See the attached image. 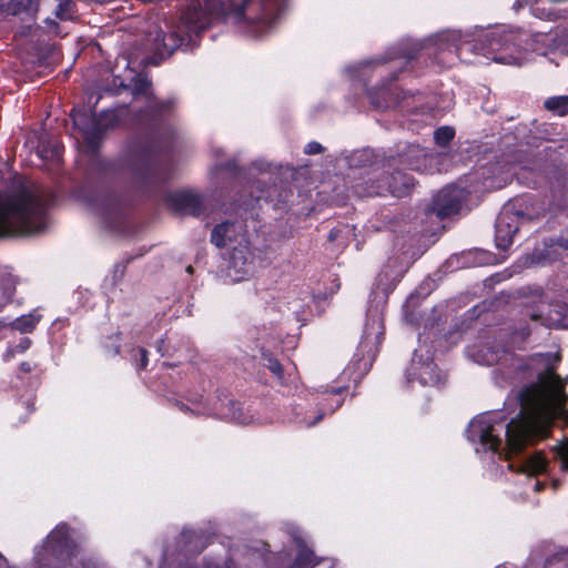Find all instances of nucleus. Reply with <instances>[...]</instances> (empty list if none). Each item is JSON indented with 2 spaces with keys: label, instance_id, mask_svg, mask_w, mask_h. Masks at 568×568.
<instances>
[{
  "label": "nucleus",
  "instance_id": "nucleus-1",
  "mask_svg": "<svg viewBox=\"0 0 568 568\" xmlns=\"http://www.w3.org/2000/svg\"><path fill=\"white\" fill-rule=\"evenodd\" d=\"M561 388L560 376L552 367H547L538 374L537 383L526 385L519 390L520 412L506 426L505 444L486 416H477L469 423L467 438L479 443L485 450L499 453L505 459L521 454L549 436L550 424L544 412L546 392H559Z\"/></svg>",
  "mask_w": 568,
  "mask_h": 568
},
{
  "label": "nucleus",
  "instance_id": "nucleus-2",
  "mask_svg": "<svg viewBox=\"0 0 568 568\" xmlns=\"http://www.w3.org/2000/svg\"><path fill=\"white\" fill-rule=\"evenodd\" d=\"M175 106V99H152L131 112V124L139 135L128 148L134 160L133 173L144 186H160L171 179L170 165L158 161L155 154L174 134Z\"/></svg>",
  "mask_w": 568,
  "mask_h": 568
},
{
  "label": "nucleus",
  "instance_id": "nucleus-3",
  "mask_svg": "<svg viewBox=\"0 0 568 568\" xmlns=\"http://www.w3.org/2000/svg\"><path fill=\"white\" fill-rule=\"evenodd\" d=\"M456 55V45L453 43L440 44L436 48H426L414 53L398 58H381L372 62V71L382 79L381 83L367 89V97L376 109H387L392 103L397 102L390 85L397 81L399 73L407 69L414 60L430 59L432 64L449 67Z\"/></svg>",
  "mask_w": 568,
  "mask_h": 568
},
{
  "label": "nucleus",
  "instance_id": "nucleus-4",
  "mask_svg": "<svg viewBox=\"0 0 568 568\" xmlns=\"http://www.w3.org/2000/svg\"><path fill=\"white\" fill-rule=\"evenodd\" d=\"M422 153L418 145H408L406 151L389 154L383 161V173L377 170L368 174V181L358 183L355 186V194L359 197L386 196L403 197L410 193L414 187V178L398 169L417 170L416 158Z\"/></svg>",
  "mask_w": 568,
  "mask_h": 568
},
{
  "label": "nucleus",
  "instance_id": "nucleus-5",
  "mask_svg": "<svg viewBox=\"0 0 568 568\" xmlns=\"http://www.w3.org/2000/svg\"><path fill=\"white\" fill-rule=\"evenodd\" d=\"M79 552L80 546L71 536V527L67 523H60L36 551L37 568H102L93 558H82L79 565L74 566L72 561Z\"/></svg>",
  "mask_w": 568,
  "mask_h": 568
},
{
  "label": "nucleus",
  "instance_id": "nucleus-6",
  "mask_svg": "<svg viewBox=\"0 0 568 568\" xmlns=\"http://www.w3.org/2000/svg\"><path fill=\"white\" fill-rule=\"evenodd\" d=\"M204 30L205 24L201 19L200 11L184 12L178 23L168 33H163L161 42H156L154 55L164 60L170 58L178 49L182 51L192 50Z\"/></svg>",
  "mask_w": 568,
  "mask_h": 568
},
{
  "label": "nucleus",
  "instance_id": "nucleus-7",
  "mask_svg": "<svg viewBox=\"0 0 568 568\" xmlns=\"http://www.w3.org/2000/svg\"><path fill=\"white\" fill-rule=\"evenodd\" d=\"M546 214L542 203H538L532 196H523L516 200L514 212L501 213L495 223V242L499 250L507 251L514 243V237L519 231V223L540 220Z\"/></svg>",
  "mask_w": 568,
  "mask_h": 568
},
{
  "label": "nucleus",
  "instance_id": "nucleus-8",
  "mask_svg": "<svg viewBox=\"0 0 568 568\" xmlns=\"http://www.w3.org/2000/svg\"><path fill=\"white\" fill-rule=\"evenodd\" d=\"M39 11L40 0H0V29L12 31L14 37H28Z\"/></svg>",
  "mask_w": 568,
  "mask_h": 568
},
{
  "label": "nucleus",
  "instance_id": "nucleus-9",
  "mask_svg": "<svg viewBox=\"0 0 568 568\" xmlns=\"http://www.w3.org/2000/svg\"><path fill=\"white\" fill-rule=\"evenodd\" d=\"M518 170L515 175L519 183L530 189L546 185L548 163L531 152H521L516 156Z\"/></svg>",
  "mask_w": 568,
  "mask_h": 568
},
{
  "label": "nucleus",
  "instance_id": "nucleus-10",
  "mask_svg": "<svg viewBox=\"0 0 568 568\" xmlns=\"http://www.w3.org/2000/svg\"><path fill=\"white\" fill-rule=\"evenodd\" d=\"M466 200L464 189L445 186L433 197L426 213L435 214L439 220L449 219L460 212Z\"/></svg>",
  "mask_w": 568,
  "mask_h": 568
},
{
  "label": "nucleus",
  "instance_id": "nucleus-11",
  "mask_svg": "<svg viewBox=\"0 0 568 568\" xmlns=\"http://www.w3.org/2000/svg\"><path fill=\"white\" fill-rule=\"evenodd\" d=\"M90 204L100 212L108 226L115 229L124 223L125 204L122 197L114 191L104 190L102 193L91 199Z\"/></svg>",
  "mask_w": 568,
  "mask_h": 568
},
{
  "label": "nucleus",
  "instance_id": "nucleus-12",
  "mask_svg": "<svg viewBox=\"0 0 568 568\" xmlns=\"http://www.w3.org/2000/svg\"><path fill=\"white\" fill-rule=\"evenodd\" d=\"M406 376L409 383L418 382L422 386H439L445 382L434 361L429 357L423 361V356L417 352L413 355Z\"/></svg>",
  "mask_w": 568,
  "mask_h": 568
},
{
  "label": "nucleus",
  "instance_id": "nucleus-13",
  "mask_svg": "<svg viewBox=\"0 0 568 568\" xmlns=\"http://www.w3.org/2000/svg\"><path fill=\"white\" fill-rule=\"evenodd\" d=\"M165 203L176 214L199 217L203 214L202 197L191 191L171 192L165 196Z\"/></svg>",
  "mask_w": 568,
  "mask_h": 568
},
{
  "label": "nucleus",
  "instance_id": "nucleus-14",
  "mask_svg": "<svg viewBox=\"0 0 568 568\" xmlns=\"http://www.w3.org/2000/svg\"><path fill=\"white\" fill-rule=\"evenodd\" d=\"M245 227L246 225L239 221L221 222L211 232V243L219 248H224L233 243H248Z\"/></svg>",
  "mask_w": 568,
  "mask_h": 568
},
{
  "label": "nucleus",
  "instance_id": "nucleus-15",
  "mask_svg": "<svg viewBox=\"0 0 568 568\" xmlns=\"http://www.w3.org/2000/svg\"><path fill=\"white\" fill-rule=\"evenodd\" d=\"M71 118L74 125L82 132L83 139L88 146L97 152L101 145V131L97 128V114L92 111L91 114L87 112H75L72 110Z\"/></svg>",
  "mask_w": 568,
  "mask_h": 568
},
{
  "label": "nucleus",
  "instance_id": "nucleus-16",
  "mask_svg": "<svg viewBox=\"0 0 568 568\" xmlns=\"http://www.w3.org/2000/svg\"><path fill=\"white\" fill-rule=\"evenodd\" d=\"M347 389V385L331 386L329 388H326L324 392L325 397H323L318 403L320 408L317 416L312 422H306V426L311 427L317 424L327 413L333 414L344 403L343 393Z\"/></svg>",
  "mask_w": 568,
  "mask_h": 568
},
{
  "label": "nucleus",
  "instance_id": "nucleus-17",
  "mask_svg": "<svg viewBox=\"0 0 568 568\" xmlns=\"http://www.w3.org/2000/svg\"><path fill=\"white\" fill-rule=\"evenodd\" d=\"M386 156H384L382 160H377V155L375 154L374 150L372 149H364L361 151H356L353 153L351 161L354 166L363 168L365 169L358 179V181L353 185V189L355 190V186L358 183H365L368 181V174L377 170L378 173H383V161Z\"/></svg>",
  "mask_w": 568,
  "mask_h": 568
},
{
  "label": "nucleus",
  "instance_id": "nucleus-18",
  "mask_svg": "<svg viewBox=\"0 0 568 568\" xmlns=\"http://www.w3.org/2000/svg\"><path fill=\"white\" fill-rule=\"evenodd\" d=\"M250 0H206V8L216 16L242 17Z\"/></svg>",
  "mask_w": 568,
  "mask_h": 568
},
{
  "label": "nucleus",
  "instance_id": "nucleus-19",
  "mask_svg": "<svg viewBox=\"0 0 568 568\" xmlns=\"http://www.w3.org/2000/svg\"><path fill=\"white\" fill-rule=\"evenodd\" d=\"M546 185L554 195H565L568 192V171L558 165L548 164Z\"/></svg>",
  "mask_w": 568,
  "mask_h": 568
},
{
  "label": "nucleus",
  "instance_id": "nucleus-20",
  "mask_svg": "<svg viewBox=\"0 0 568 568\" xmlns=\"http://www.w3.org/2000/svg\"><path fill=\"white\" fill-rule=\"evenodd\" d=\"M260 364L270 371L273 378L282 386L286 385L284 367L280 359L268 349L262 348Z\"/></svg>",
  "mask_w": 568,
  "mask_h": 568
},
{
  "label": "nucleus",
  "instance_id": "nucleus-21",
  "mask_svg": "<svg viewBox=\"0 0 568 568\" xmlns=\"http://www.w3.org/2000/svg\"><path fill=\"white\" fill-rule=\"evenodd\" d=\"M181 540L190 551L201 552L207 545L206 535L202 529L184 528Z\"/></svg>",
  "mask_w": 568,
  "mask_h": 568
},
{
  "label": "nucleus",
  "instance_id": "nucleus-22",
  "mask_svg": "<svg viewBox=\"0 0 568 568\" xmlns=\"http://www.w3.org/2000/svg\"><path fill=\"white\" fill-rule=\"evenodd\" d=\"M17 285L18 278L14 275L10 273L0 275V312L13 301Z\"/></svg>",
  "mask_w": 568,
  "mask_h": 568
},
{
  "label": "nucleus",
  "instance_id": "nucleus-23",
  "mask_svg": "<svg viewBox=\"0 0 568 568\" xmlns=\"http://www.w3.org/2000/svg\"><path fill=\"white\" fill-rule=\"evenodd\" d=\"M41 318L42 316L40 314L31 312L9 322L8 326L11 331H18L21 334H29L36 329Z\"/></svg>",
  "mask_w": 568,
  "mask_h": 568
},
{
  "label": "nucleus",
  "instance_id": "nucleus-24",
  "mask_svg": "<svg viewBox=\"0 0 568 568\" xmlns=\"http://www.w3.org/2000/svg\"><path fill=\"white\" fill-rule=\"evenodd\" d=\"M484 43L487 47V53H497L508 48L511 43V34L508 32L491 31L485 36Z\"/></svg>",
  "mask_w": 568,
  "mask_h": 568
},
{
  "label": "nucleus",
  "instance_id": "nucleus-25",
  "mask_svg": "<svg viewBox=\"0 0 568 568\" xmlns=\"http://www.w3.org/2000/svg\"><path fill=\"white\" fill-rule=\"evenodd\" d=\"M544 250L537 254L538 258L551 260L548 251L555 247L568 250V230L562 231L557 236L544 239Z\"/></svg>",
  "mask_w": 568,
  "mask_h": 568
},
{
  "label": "nucleus",
  "instance_id": "nucleus-26",
  "mask_svg": "<svg viewBox=\"0 0 568 568\" xmlns=\"http://www.w3.org/2000/svg\"><path fill=\"white\" fill-rule=\"evenodd\" d=\"M53 16L60 21H75L78 19V7L74 0H60Z\"/></svg>",
  "mask_w": 568,
  "mask_h": 568
},
{
  "label": "nucleus",
  "instance_id": "nucleus-27",
  "mask_svg": "<svg viewBox=\"0 0 568 568\" xmlns=\"http://www.w3.org/2000/svg\"><path fill=\"white\" fill-rule=\"evenodd\" d=\"M120 123V116L114 110H103L97 114V128L101 131V140L106 131L115 128Z\"/></svg>",
  "mask_w": 568,
  "mask_h": 568
},
{
  "label": "nucleus",
  "instance_id": "nucleus-28",
  "mask_svg": "<svg viewBox=\"0 0 568 568\" xmlns=\"http://www.w3.org/2000/svg\"><path fill=\"white\" fill-rule=\"evenodd\" d=\"M544 108L558 116L568 115V94L547 98L544 102Z\"/></svg>",
  "mask_w": 568,
  "mask_h": 568
},
{
  "label": "nucleus",
  "instance_id": "nucleus-29",
  "mask_svg": "<svg viewBox=\"0 0 568 568\" xmlns=\"http://www.w3.org/2000/svg\"><path fill=\"white\" fill-rule=\"evenodd\" d=\"M151 81L146 77L138 75L133 79L132 94L134 97L143 95L148 101L156 99L151 92Z\"/></svg>",
  "mask_w": 568,
  "mask_h": 568
},
{
  "label": "nucleus",
  "instance_id": "nucleus-30",
  "mask_svg": "<svg viewBox=\"0 0 568 568\" xmlns=\"http://www.w3.org/2000/svg\"><path fill=\"white\" fill-rule=\"evenodd\" d=\"M548 466L547 458L541 453L531 455L526 462L527 471L539 475L546 471Z\"/></svg>",
  "mask_w": 568,
  "mask_h": 568
},
{
  "label": "nucleus",
  "instance_id": "nucleus-31",
  "mask_svg": "<svg viewBox=\"0 0 568 568\" xmlns=\"http://www.w3.org/2000/svg\"><path fill=\"white\" fill-rule=\"evenodd\" d=\"M455 138V130L452 126L445 125L435 130L434 141L438 146L446 148Z\"/></svg>",
  "mask_w": 568,
  "mask_h": 568
},
{
  "label": "nucleus",
  "instance_id": "nucleus-32",
  "mask_svg": "<svg viewBox=\"0 0 568 568\" xmlns=\"http://www.w3.org/2000/svg\"><path fill=\"white\" fill-rule=\"evenodd\" d=\"M102 346L108 355H119L121 351V333L108 336Z\"/></svg>",
  "mask_w": 568,
  "mask_h": 568
},
{
  "label": "nucleus",
  "instance_id": "nucleus-33",
  "mask_svg": "<svg viewBox=\"0 0 568 568\" xmlns=\"http://www.w3.org/2000/svg\"><path fill=\"white\" fill-rule=\"evenodd\" d=\"M530 11L534 17L540 20L556 21L559 19V14L555 10L550 8L540 7L538 4L531 6Z\"/></svg>",
  "mask_w": 568,
  "mask_h": 568
},
{
  "label": "nucleus",
  "instance_id": "nucleus-34",
  "mask_svg": "<svg viewBox=\"0 0 568 568\" xmlns=\"http://www.w3.org/2000/svg\"><path fill=\"white\" fill-rule=\"evenodd\" d=\"M229 404H230L229 413H223V416L225 418H230L232 420H236V422H239L241 424L246 423V418L243 417L240 403L234 402V400H229Z\"/></svg>",
  "mask_w": 568,
  "mask_h": 568
},
{
  "label": "nucleus",
  "instance_id": "nucleus-35",
  "mask_svg": "<svg viewBox=\"0 0 568 568\" xmlns=\"http://www.w3.org/2000/svg\"><path fill=\"white\" fill-rule=\"evenodd\" d=\"M43 26L40 27L42 32L49 36L58 37L61 33V27L57 19L45 18L42 21Z\"/></svg>",
  "mask_w": 568,
  "mask_h": 568
},
{
  "label": "nucleus",
  "instance_id": "nucleus-36",
  "mask_svg": "<svg viewBox=\"0 0 568 568\" xmlns=\"http://www.w3.org/2000/svg\"><path fill=\"white\" fill-rule=\"evenodd\" d=\"M217 170L229 173L232 176H237L241 173V169L235 160H229L217 164Z\"/></svg>",
  "mask_w": 568,
  "mask_h": 568
},
{
  "label": "nucleus",
  "instance_id": "nucleus-37",
  "mask_svg": "<svg viewBox=\"0 0 568 568\" xmlns=\"http://www.w3.org/2000/svg\"><path fill=\"white\" fill-rule=\"evenodd\" d=\"M135 352L136 369L143 371L149 364V352L144 347H138Z\"/></svg>",
  "mask_w": 568,
  "mask_h": 568
},
{
  "label": "nucleus",
  "instance_id": "nucleus-38",
  "mask_svg": "<svg viewBox=\"0 0 568 568\" xmlns=\"http://www.w3.org/2000/svg\"><path fill=\"white\" fill-rule=\"evenodd\" d=\"M156 351L161 356L171 357L173 355L172 347L165 337H162L156 343Z\"/></svg>",
  "mask_w": 568,
  "mask_h": 568
},
{
  "label": "nucleus",
  "instance_id": "nucleus-39",
  "mask_svg": "<svg viewBox=\"0 0 568 568\" xmlns=\"http://www.w3.org/2000/svg\"><path fill=\"white\" fill-rule=\"evenodd\" d=\"M558 457L561 470L568 474V443L560 447Z\"/></svg>",
  "mask_w": 568,
  "mask_h": 568
},
{
  "label": "nucleus",
  "instance_id": "nucleus-40",
  "mask_svg": "<svg viewBox=\"0 0 568 568\" xmlns=\"http://www.w3.org/2000/svg\"><path fill=\"white\" fill-rule=\"evenodd\" d=\"M324 146L316 142V141H312L310 143L306 144L305 149H304V152L306 154H310V155H315V154H321L324 152Z\"/></svg>",
  "mask_w": 568,
  "mask_h": 568
},
{
  "label": "nucleus",
  "instance_id": "nucleus-41",
  "mask_svg": "<svg viewBox=\"0 0 568 568\" xmlns=\"http://www.w3.org/2000/svg\"><path fill=\"white\" fill-rule=\"evenodd\" d=\"M31 344H32V341L29 337H22V338H20L18 344H14L12 346L14 347V351L18 354H23L24 352H27L30 348Z\"/></svg>",
  "mask_w": 568,
  "mask_h": 568
},
{
  "label": "nucleus",
  "instance_id": "nucleus-42",
  "mask_svg": "<svg viewBox=\"0 0 568 568\" xmlns=\"http://www.w3.org/2000/svg\"><path fill=\"white\" fill-rule=\"evenodd\" d=\"M36 395L30 394L26 399L21 403L23 407L27 409L28 415H31L36 412Z\"/></svg>",
  "mask_w": 568,
  "mask_h": 568
},
{
  "label": "nucleus",
  "instance_id": "nucleus-43",
  "mask_svg": "<svg viewBox=\"0 0 568 568\" xmlns=\"http://www.w3.org/2000/svg\"><path fill=\"white\" fill-rule=\"evenodd\" d=\"M36 365L31 364L30 362H21L18 367V378H22L23 374H29L34 369Z\"/></svg>",
  "mask_w": 568,
  "mask_h": 568
},
{
  "label": "nucleus",
  "instance_id": "nucleus-44",
  "mask_svg": "<svg viewBox=\"0 0 568 568\" xmlns=\"http://www.w3.org/2000/svg\"><path fill=\"white\" fill-rule=\"evenodd\" d=\"M18 353L14 351V347L12 345H9L3 354V361L9 362L11 361Z\"/></svg>",
  "mask_w": 568,
  "mask_h": 568
},
{
  "label": "nucleus",
  "instance_id": "nucleus-45",
  "mask_svg": "<svg viewBox=\"0 0 568 568\" xmlns=\"http://www.w3.org/2000/svg\"><path fill=\"white\" fill-rule=\"evenodd\" d=\"M564 32V29L560 27H557L555 30H551L548 36L551 38V40H557L561 33Z\"/></svg>",
  "mask_w": 568,
  "mask_h": 568
},
{
  "label": "nucleus",
  "instance_id": "nucleus-46",
  "mask_svg": "<svg viewBox=\"0 0 568 568\" xmlns=\"http://www.w3.org/2000/svg\"><path fill=\"white\" fill-rule=\"evenodd\" d=\"M338 233H339V231H338L337 229H335V227H334V229H332V230L329 231L328 235H327V240H328L329 242H334V241L337 239Z\"/></svg>",
  "mask_w": 568,
  "mask_h": 568
},
{
  "label": "nucleus",
  "instance_id": "nucleus-47",
  "mask_svg": "<svg viewBox=\"0 0 568 568\" xmlns=\"http://www.w3.org/2000/svg\"><path fill=\"white\" fill-rule=\"evenodd\" d=\"M223 568H239L235 560L233 558H227L225 561H224V566Z\"/></svg>",
  "mask_w": 568,
  "mask_h": 568
},
{
  "label": "nucleus",
  "instance_id": "nucleus-48",
  "mask_svg": "<svg viewBox=\"0 0 568 568\" xmlns=\"http://www.w3.org/2000/svg\"><path fill=\"white\" fill-rule=\"evenodd\" d=\"M203 568H220L217 564L211 561V560H205L204 561V565H203Z\"/></svg>",
  "mask_w": 568,
  "mask_h": 568
},
{
  "label": "nucleus",
  "instance_id": "nucleus-49",
  "mask_svg": "<svg viewBox=\"0 0 568 568\" xmlns=\"http://www.w3.org/2000/svg\"><path fill=\"white\" fill-rule=\"evenodd\" d=\"M0 568H9L8 560L4 556L0 554Z\"/></svg>",
  "mask_w": 568,
  "mask_h": 568
},
{
  "label": "nucleus",
  "instance_id": "nucleus-50",
  "mask_svg": "<svg viewBox=\"0 0 568 568\" xmlns=\"http://www.w3.org/2000/svg\"><path fill=\"white\" fill-rule=\"evenodd\" d=\"M555 323L558 327H568V324L566 323L565 318L555 320Z\"/></svg>",
  "mask_w": 568,
  "mask_h": 568
},
{
  "label": "nucleus",
  "instance_id": "nucleus-51",
  "mask_svg": "<svg viewBox=\"0 0 568 568\" xmlns=\"http://www.w3.org/2000/svg\"><path fill=\"white\" fill-rule=\"evenodd\" d=\"M125 267H126V265H125V264H121V265H120V264H116V265H115V273H116L118 271H120L121 276H122V275L124 274Z\"/></svg>",
  "mask_w": 568,
  "mask_h": 568
},
{
  "label": "nucleus",
  "instance_id": "nucleus-52",
  "mask_svg": "<svg viewBox=\"0 0 568 568\" xmlns=\"http://www.w3.org/2000/svg\"><path fill=\"white\" fill-rule=\"evenodd\" d=\"M551 486H552L554 490H557L561 486V480L560 479H552Z\"/></svg>",
  "mask_w": 568,
  "mask_h": 568
},
{
  "label": "nucleus",
  "instance_id": "nucleus-53",
  "mask_svg": "<svg viewBox=\"0 0 568 568\" xmlns=\"http://www.w3.org/2000/svg\"><path fill=\"white\" fill-rule=\"evenodd\" d=\"M178 406H179V408H180L181 410H183V412H189V410H190L189 406H187V405H185V404H183V403H180V402H179V403H178Z\"/></svg>",
  "mask_w": 568,
  "mask_h": 568
},
{
  "label": "nucleus",
  "instance_id": "nucleus-54",
  "mask_svg": "<svg viewBox=\"0 0 568 568\" xmlns=\"http://www.w3.org/2000/svg\"><path fill=\"white\" fill-rule=\"evenodd\" d=\"M8 323L9 322H7L6 320H0V329L1 328H7V327L9 328Z\"/></svg>",
  "mask_w": 568,
  "mask_h": 568
},
{
  "label": "nucleus",
  "instance_id": "nucleus-55",
  "mask_svg": "<svg viewBox=\"0 0 568 568\" xmlns=\"http://www.w3.org/2000/svg\"><path fill=\"white\" fill-rule=\"evenodd\" d=\"M163 365H164L165 367H171V368H172V367H176V366H178V363H173V362H172V363H171V362H164V363H163Z\"/></svg>",
  "mask_w": 568,
  "mask_h": 568
},
{
  "label": "nucleus",
  "instance_id": "nucleus-56",
  "mask_svg": "<svg viewBox=\"0 0 568 568\" xmlns=\"http://www.w3.org/2000/svg\"><path fill=\"white\" fill-rule=\"evenodd\" d=\"M493 60H494V61H497V62H503V61H504V57H498V55H496V54H495V55L493 57Z\"/></svg>",
  "mask_w": 568,
  "mask_h": 568
},
{
  "label": "nucleus",
  "instance_id": "nucleus-57",
  "mask_svg": "<svg viewBox=\"0 0 568 568\" xmlns=\"http://www.w3.org/2000/svg\"><path fill=\"white\" fill-rule=\"evenodd\" d=\"M541 489H542V485H541V483L537 481V483H536V490H537V491H540Z\"/></svg>",
  "mask_w": 568,
  "mask_h": 568
},
{
  "label": "nucleus",
  "instance_id": "nucleus-58",
  "mask_svg": "<svg viewBox=\"0 0 568 568\" xmlns=\"http://www.w3.org/2000/svg\"><path fill=\"white\" fill-rule=\"evenodd\" d=\"M186 272L192 273V272H193V267H192L191 265H189V266L186 267Z\"/></svg>",
  "mask_w": 568,
  "mask_h": 568
},
{
  "label": "nucleus",
  "instance_id": "nucleus-59",
  "mask_svg": "<svg viewBox=\"0 0 568 568\" xmlns=\"http://www.w3.org/2000/svg\"><path fill=\"white\" fill-rule=\"evenodd\" d=\"M531 318H532V320H538V318H539V316H538V315H536V314H532V315H531Z\"/></svg>",
  "mask_w": 568,
  "mask_h": 568
},
{
  "label": "nucleus",
  "instance_id": "nucleus-60",
  "mask_svg": "<svg viewBox=\"0 0 568 568\" xmlns=\"http://www.w3.org/2000/svg\"><path fill=\"white\" fill-rule=\"evenodd\" d=\"M234 252H236V248H235V247H234ZM235 257H236V254H235V253H233V258H235Z\"/></svg>",
  "mask_w": 568,
  "mask_h": 568
},
{
  "label": "nucleus",
  "instance_id": "nucleus-61",
  "mask_svg": "<svg viewBox=\"0 0 568 568\" xmlns=\"http://www.w3.org/2000/svg\"><path fill=\"white\" fill-rule=\"evenodd\" d=\"M21 423H26L27 422V418H22L20 419Z\"/></svg>",
  "mask_w": 568,
  "mask_h": 568
}]
</instances>
